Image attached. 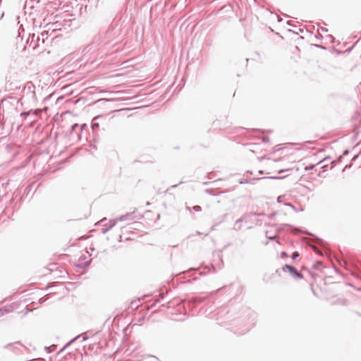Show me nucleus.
Listing matches in <instances>:
<instances>
[{"instance_id":"obj_1","label":"nucleus","mask_w":361,"mask_h":361,"mask_svg":"<svg viewBox=\"0 0 361 361\" xmlns=\"http://www.w3.org/2000/svg\"><path fill=\"white\" fill-rule=\"evenodd\" d=\"M288 169H282L276 160L268 159L262 163V166L259 169V174L274 175L279 174Z\"/></svg>"},{"instance_id":"obj_2","label":"nucleus","mask_w":361,"mask_h":361,"mask_svg":"<svg viewBox=\"0 0 361 361\" xmlns=\"http://www.w3.org/2000/svg\"><path fill=\"white\" fill-rule=\"evenodd\" d=\"M282 269L286 271H288L290 274H292L294 277L302 279L303 278V276L300 274L295 267L286 264L283 267Z\"/></svg>"},{"instance_id":"obj_3","label":"nucleus","mask_w":361,"mask_h":361,"mask_svg":"<svg viewBox=\"0 0 361 361\" xmlns=\"http://www.w3.org/2000/svg\"><path fill=\"white\" fill-rule=\"evenodd\" d=\"M193 209L196 212H200V211H201V207L198 205L194 206Z\"/></svg>"},{"instance_id":"obj_4","label":"nucleus","mask_w":361,"mask_h":361,"mask_svg":"<svg viewBox=\"0 0 361 361\" xmlns=\"http://www.w3.org/2000/svg\"><path fill=\"white\" fill-rule=\"evenodd\" d=\"M314 165H313V164H312V165H310V166H306V167L305 168V169L306 171H307V170H311V169H314Z\"/></svg>"},{"instance_id":"obj_5","label":"nucleus","mask_w":361,"mask_h":361,"mask_svg":"<svg viewBox=\"0 0 361 361\" xmlns=\"http://www.w3.org/2000/svg\"><path fill=\"white\" fill-rule=\"evenodd\" d=\"M298 256H299L298 252H295L293 254V255H292V258H293V259H295L297 257H298Z\"/></svg>"},{"instance_id":"obj_6","label":"nucleus","mask_w":361,"mask_h":361,"mask_svg":"<svg viewBox=\"0 0 361 361\" xmlns=\"http://www.w3.org/2000/svg\"><path fill=\"white\" fill-rule=\"evenodd\" d=\"M111 228H114L115 227V229H117L118 228H123L122 227H120V226H117L115 224H111V226H110Z\"/></svg>"},{"instance_id":"obj_7","label":"nucleus","mask_w":361,"mask_h":361,"mask_svg":"<svg viewBox=\"0 0 361 361\" xmlns=\"http://www.w3.org/2000/svg\"><path fill=\"white\" fill-rule=\"evenodd\" d=\"M286 256H287V254H286L285 252H283L281 253V257H286Z\"/></svg>"}]
</instances>
